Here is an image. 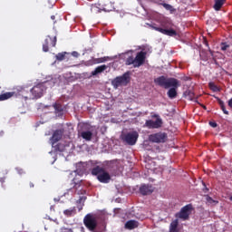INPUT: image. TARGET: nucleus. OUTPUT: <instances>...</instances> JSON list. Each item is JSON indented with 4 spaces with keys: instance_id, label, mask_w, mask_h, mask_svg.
I'll list each match as a JSON object with an SVG mask.
<instances>
[{
    "instance_id": "obj_1",
    "label": "nucleus",
    "mask_w": 232,
    "mask_h": 232,
    "mask_svg": "<svg viewBox=\"0 0 232 232\" xmlns=\"http://www.w3.org/2000/svg\"><path fill=\"white\" fill-rule=\"evenodd\" d=\"M155 84L157 86H160L165 90H169L167 95L169 99H175L177 97V89L180 87V82L177 80V78H168L166 76H159L158 78L154 79Z\"/></svg>"
},
{
    "instance_id": "obj_2",
    "label": "nucleus",
    "mask_w": 232,
    "mask_h": 232,
    "mask_svg": "<svg viewBox=\"0 0 232 232\" xmlns=\"http://www.w3.org/2000/svg\"><path fill=\"white\" fill-rule=\"evenodd\" d=\"M92 175L97 178V180L101 182L102 184H109V182L111 180V176L110 175V172L104 169V167L96 166L92 169L91 170Z\"/></svg>"
},
{
    "instance_id": "obj_3",
    "label": "nucleus",
    "mask_w": 232,
    "mask_h": 232,
    "mask_svg": "<svg viewBox=\"0 0 232 232\" xmlns=\"http://www.w3.org/2000/svg\"><path fill=\"white\" fill-rule=\"evenodd\" d=\"M146 55H148V53L140 51L137 53L136 56L133 57V55L129 56L125 60L126 66H133V68H140L145 63H146Z\"/></svg>"
},
{
    "instance_id": "obj_4",
    "label": "nucleus",
    "mask_w": 232,
    "mask_h": 232,
    "mask_svg": "<svg viewBox=\"0 0 232 232\" xmlns=\"http://www.w3.org/2000/svg\"><path fill=\"white\" fill-rule=\"evenodd\" d=\"M149 26L152 30L160 32V34H163V35H168L169 37H175V35H177V31L171 28V22L168 20L161 22V27H157L155 24H149Z\"/></svg>"
},
{
    "instance_id": "obj_5",
    "label": "nucleus",
    "mask_w": 232,
    "mask_h": 232,
    "mask_svg": "<svg viewBox=\"0 0 232 232\" xmlns=\"http://www.w3.org/2000/svg\"><path fill=\"white\" fill-rule=\"evenodd\" d=\"M12 97H16L22 101H28V92L24 88L18 87L14 92L0 94V102L8 101V99H12Z\"/></svg>"
},
{
    "instance_id": "obj_6",
    "label": "nucleus",
    "mask_w": 232,
    "mask_h": 232,
    "mask_svg": "<svg viewBox=\"0 0 232 232\" xmlns=\"http://www.w3.org/2000/svg\"><path fill=\"white\" fill-rule=\"evenodd\" d=\"M54 83L55 82H53V80H51V81H45L44 82L38 83L35 86H34L31 89L33 99H41L44 92H46V89L48 88V86H52Z\"/></svg>"
},
{
    "instance_id": "obj_7",
    "label": "nucleus",
    "mask_w": 232,
    "mask_h": 232,
    "mask_svg": "<svg viewBox=\"0 0 232 232\" xmlns=\"http://www.w3.org/2000/svg\"><path fill=\"white\" fill-rule=\"evenodd\" d=\"M131 78L130 77V72H124L121 76H117L111 81V85L115 90L120 86H128Z\"/></svg>"
},
{
    "instance_id": "obj_8",
    "label": "nucleus",
    "mask_w": 232,
    "mask_h": 232,
    "mask_svg": "<svg viewBox=\"0 0 232 232\" xmlns=\"http://www.w3.org/2000/svg\"><path fill=\"white\" fill-rule=\"evenodd\" d=\"M83 224L89 231L95 232L98 226L97 218L93 214H87L83 218Z\"/></svg>"
},
{
    "instance_id": "obj_9",
    "label": "nucleus",
    "mask_w": 232,
    "mask_h": 232,
    "mask_svg": "<svg viewBox=\"0 0 232 232\" xmlns=\"http://www.w3.org/2000/svg\"><path fill=\"white\" fill-rule=\"evenodd\" d=\"M78 133L80 137H82V139L84 140H87V142H90L93 137V132H92V126H90L88 123H83L81 126V130L78 131Z\"/></svg>"
},
{
    "instance_id": "obj_10",
    "label": "nucleus",
    "mask_w": 232,
    "mask_h": 232,
    "mask_svg": "<svg viewBox=\"0 0 232 232\" xmlns=\"http://www.w3.org/2000/svg\"><path fill=\"white\" fill-rule=\"evenodd\" d=\"M193 211V205L188 204L181 208V209L175 214L176 218H180L181 220H189V215Z\"/></svg>"
},
{
    "instance_id": "obj_11",
    "label": "nucleus",
    "mask_w": 232,
    "mask_h": 232,
    "mask_svg": "<svg viewBox=\"0 0 232 232\" xmlns=\"http://www.w3.org/2000/svg\"><path fill=\"white\" fill-rule=\"evenodd\" d=\"M150 142H155L156 144H160L168 140V134L166 132H158L150 134L149 136Z\"/></svg>"
},
{
    "instance_id": "obj_12",
    "label": "nucleus",
    "mask_w": 232,
    "mask_h": 232,
    "mask_svg": "<svg viewBox=\"0 0 232 232\" xmlns=\"http://www.w3.org/2000/svg\"><path fill=\"white\" fill-rule=\"evenodd\" d=\"M55 44H57V36H46L45 40L43 43V52H50L51 48H55Z\"/></svg>"
},
{
    "instance_id": "obj_13",
    "label": "nucleus",
    "mask_w": 232,
    "mask_h": 232,
    "mask_svg": "<svg viewBox=\"0 0 232 232\" xmlns=\"http://www.w3.org/2000/svg\"><path fill=\"white\" fill-rule=\"evenodd\" d=\"M139 139V132L132 131L128 132L123 136V140L129 144V146H135L137 144V140Z\"/></svg>"
},
{
    "instance_id": "obj_14",
    "label": "nucleus",
    "mask_w": 232,
    "mask_h": 232,
    "mask_svg": "<svg viewBox=\"0 0 232 232\" xmlns=\"http://www.w3.org/2000/svg\"><path fill=\"white\" fill-rule=\"evenodd\" d=\"M145 126L150 130H157L162 126V120L158 118L156 121L148 120L145 122Z\"/></svg>"
},
{
    "instance_id": "obj_15",
    "label": "nucleus",
    "mask_w": 232,
    "mask_h": 232,
    "mask_svg": "<svg viewBox=\"0 0 232 232\" xmlns=\"http://www.w3.org/2000/svg\"><path fill=\"white\" fill-rule=\"evenodd\" d=\"M153 191H154L153 186L150 184H143L140 187V193L143 196L151 195Z\"/></svg>"
},
{
    "instance_id": "obj_16",
    "label": "nucleus",
    "mask_w": 232,
    "mask_h": 232,
    "mask_svg": "<svg viewBox=\"0 0 232 232\" xmlns=\"http://www.w3.org/2000/svg\"><path fill=\"white\" fill-rule=\"evenodd\" d=\"M63 135H64V130H56L51 138V140L53 144H55L56 142H59L63 139Z\"/></svg>"
},
{
    "instance_id": "obj_17",
    "label": "nucleus",
    "mask_w": 232,
    "mask_h": 232,
    "mask_svg": "<svg viewBox=\"0 0 232 232\" xmlns=\"http://www.w3.org/2000/svg\"><path fill=\"white\" fill-rule=\"evenodd\" d=\"M124 227L125 229H129V231L137 229V227H139V221L130 219L125 223Z\"/></svg>"
},
{
    "instance_id": "obj_18",
    "label": "nucleus",
    "mask_w": 232,
    "mask_h": 232,
    "mask_svg": "<svg viewBox=\"0 0 232 232\" xmlns=\"http://www.w3.org/2000/svg\"><path fill=\"white\" fill-rule=\"evenodd\" d=\"M231 47H232V44L227 42H223L220 44V50L222 52H225L227 55L231 54Z\"/></svg>"
},
{
    "instance_id": "obj_19",
    "label": "nucleus",
    "mask_w": 232,
    "mask_h": 232,
    "mask_svg": "<svg viewBox=\"0 0 232 232\" xmlns=\"http://www.w3.org/2000/svg\"><path fill=\"white\" fill-rule=\"evenodd\" d=\"M169 232H180V229L179 228V219H175L170 223Z\"/></svg>"
},
{
    "instance_id": "obj_20",
    "label": "nucleus",
    "mask_w": 232,
    "mask_h": 232,
    "mask_svg": "<svg viewBox=\"0 0 232 232\" xmlns=\"http://www.w3.org/2000/svg\"><path fill=\"white\" fill-rule=\"evenodd\" d=\"M63 215L67 218L75 217V215H77V209L75 208V207L71 208L69 209H65L63 211Z\"/></svg>"
},
{
    "instance_id": "obj_21",
    "label": "nucleus",
    "mask_w": 232,
    "mask_h": 232,
    "mask_svg": "<svg viewBox=\"0 0 232 232\" xmlns=\"http://www.w3.org/2000/svg\"><path fill=\"white\" fill-rule=\"evenodd\" d=\"M108 69V66L106 65H100L98 67L95 68L94 71L92 72V75L95 76V75H99V73H102V72L106 71Z\"/></svg>"
},
{
    "instance_id": "obj_22",
    "label": "nucleus",
    "mask_w": 232,
    "mask_h": 232,
    "mask_svg": "<svg viewBox=\"0 0 232 232\" xmlns=\"http://www.w3.org/2000/svg\"><path fill=\"white\" fill-rule=\"evenodd\" d=\"M225 4H226V0H215L213 8L214 10H216V12H218L222 8V6H224Z\"/></svg>"
},
{
    "instance_id": "obj_23",
    "label": "nucleus",
    "mask_w": 232,
    "mask_h": 232,
    "mask_svg": "<svg viewBox=\"0 0 232 232\" xmlns=\"http://www.w3.org/2000/svg\"><path fill=\"white\" fill-rule=\"evenodd\" d=\"M84 202H86V196L80 197L76 201L79 211H82V208H84Z\"/></svg>"
},
{
    "instance_id": "obj_24",
    "label": "nucleus",
    "mask_w": 232,
    "mask_h": 232,
    "mask_svg": "<svg viewBox=\"0 0 232 232\" xmlns=\"http://www.w3.org/2000/svg\"><path fill=\"white\" fill-rule=\"evenodd\" d=\"M106 61H110L109 56L94 59L91 64H101V63H106Z\"/></svg>"
},
{
    "instance_id": "obj_25",
    "label": "nucleus",
    "mask_w": 232,
    "mask_h": 232,
    "mask_svg": "<svg viewBox=\"0 0 232 232\" xmlns=\"http://www.w3.org/2000/svg\"><path fill=\"white\" fill-rule=\"evenodd\" d=\"M53 107L54 109L55 113H63V111H64V108L61 103L55 102L54 104H53Z\"/></svg>"
},
{
    "instance_id": "obj_26",
    "label": "nucleus",
    "mask_w": 232,
    "mask_h": 232,
    "mask_svg": "<svg viewBox=\"0 0 232 232\" xmlns=\"http://www.w3.org/2000/svg\"><path fill=\"white\" fill-rule=\"evenodd\" d=\"M161 6H163L165 10H168L169 12H170V14H173V12H175V8H173L172 5L169 4L162 3Z\"/></svg>"
},
{
    "instance_id": "obj_27",
    "label": "nucleus",
    "mask_w": 232,
    "mask_h": 232,
    "mask_svg": "<svg viewBox=\"0 0 232 232\" xmlns=\"http://www.w3.org/2000/svg\"><path fill=\"white\" fill-rule=\"evenodd\" d=\"M208 86L212 92H220V90L218 89V86H217L214 82H209Z\"/></svg>"
},
{
    "instance_id": "obj_28",
    "label": "nucleus",
    "mask_w": 232,
    "mask_h": 232,
    "mask_svg": "<svg viewBox=\"0 0 232 232\" xmlns=\"http://www.w3.org/2000/svg\"><path fill=\"white\" fill-rule=\"evenodd\" d=\"M66 56V53H60L56 54L57 61H64V57Z\"/></svg>"
},
{
    "instance_id": "obj_29",
    "label": "nucleus",
    "mask_w": 232,
    "mask_h": 232,
    "mask_svg": "<svg viewBox=\"0 0 232 232\" xmlns=\"http://www.w3.org/2000/svg\"><path fill=\"white\" fill-rule=\"evenodd\" d=\"M206 200L208 202V204H218V201L213 199V198L209 196H207Z\"/></svg>"
},
{
    "instance_id": "obj_30",
    "label": "nucleus",
    "mask_w": 232,
    "mask_h": 232,
    "mask_svg": "<svg viewBox=\"0 0 232 232\" xmlns=\"http://www.w3.org/2000/svg\"><path fill=\"white\" fill-rule=\"evenodd\" d=\"M188 97L189 101H193L195 99V93L191 91L188 92Z\"/></svg>"
},
{
    "instance_id": "obj_31",
    "label": "nucleus",
    "mask_w": 232,
    "mask_h": 232,
    "mask_svg": "<svg viewBox=\"0 0 232 232\" xmlns=\"http://www.w3.org/2000/svg\"><path fill=\"white\" fill-rule=\"evenodd\" d=\"M221 110H222L223 113H225V115H229V111H227V110H226V105L221 107Z\"/></svg>"
},
{
    "instance_id": "obj_32",
    "label": "nucleus",
    "mask_w": 232,
    "mask_h": 232,
    "mask_svg": "<svg viewBox=\"0 0 232 232\" xmlns=\"http://www.w3.org/2000/svg\"><path fill=\"white\" fill-rule=\"evenodd\" d=\"M61 232H72L71 228L63 227Z\"/></svg>"
},
{
    "instance_id": "obj_33",
    "label": "nucleus",
    "mask_w": 232,
    "mask_h": 232,
    "mask_svg": "<svg viewBox=\"0 0 232 232\" xmlns=\"http://www.w3.org/2000/svg\"><path fill=\"white\" fill-rule=\"evenodd\" d=\"M209 125L212 127V128H217V122H213V121H210L209 122Z\"/></svg>"
},
{
    "instance_id": "obj_34",
    "label": "nucleus",
    "mask_w": 232,
    "mask_h": 232,
    "mask_svg": "<svg viewBox=\"0 0 232 232\" xmlns=\"http://www.w3.org/2000/svg\"><path fill=\"white\" fill-rule=\"evenodd\" d=\"M218 103H219L220 108L226 106V105L224 104V102H222V100H218Z\"/></svg>"
},
{
    "instance_id": "obj_35",
    "label": "nucleus",
    "mask_w": 232,
    "mask_h": 232,
    "mask_svg": "<svg viewBox=\"0 0 232 232\" xmlns=\"http://www.w3.org/2000/svg\"><path fill=\"white\" fill-rule=\"evenodd\" d=\"M72 182H73L74 186H77V184H79V181H77V179H75V178L72 179Z\"/></svg>"
},
{
    "instance_id": "obj_36",
    "label": "nucleus",
    "mask_w": 232,
    "mask_h": 232,
    "mask_svg": "<svg viewBox=\"0 0 232 232\" xmlns=\"http://www.w3.org/2000/svg\"><path fill=\"white\" fill-rule=\"evenodd\" d=\"M72 55H73V57H79V53H77V52H72Z\"/></svg>"
},
{
    "instance_id": "obj_37",
    "label": "nucleus",
    "mask_w": 232,
    "mask_h": 232,
    "mask_svg": "<svg viewBox=\"0 0 232 232\" xmlns=\"http://www.w3.org/2000/svg\"><path fill=\"white\" fill-rule=\"evenodd\" d=\"M18 173H19L20 175H23V173H24V171L23 169H19V170H18Z\"/></svg>"
},
{
    "instance_id": "obj_38",
    "label": "nucleus",
    "mask_w": 232,
    "mask_h": 232,
    "mask_svg": "<svg viewBox=\"0 0 232 232\" xmlns=\"http://www.w3.org/2000/svg\"><path fill=\"white\" fill-rule=\"evenodd\" d=\"M0 182H2V184L5 183V178H1Z\"/></svg>"
},
{
    "instance_id": "obj_39",
    "label": "nucleus",
    "mask_w": 232,
    "mask_h": 232,
    "mask_svg": "<svg viewBox=\"0 0 232 232\" xmlns=\"http://www.w3.org/2000/svg\"><path fill=\"white\" fill-rule=\"evenodd\" d=\"M51 19H52L53 21H55V15H52V16H51Z\"/></svg>"
},
{
    "instance_id": "obj_40",
    "label": "nucleus",
    "mask_w": 232,
    "mask_h": 232,
    "mask_svg": "<svg viewBox=\"0 0 232 232\" xmlns=\"http://www.w3.org/2000/svg\"><path fill=\"white\" fill-rule=\"evenodd\" d=\"M29 186H30V188H34V183L31 182V183L29 184Z\"/></svg>"
},
{
    "instance_id": "obj_41",
    "label": "nucleus",
    "mask_w": 232,
    "mask_h": 232,
    "mask_svg": "<svg viewBox=\"0 0 232 232\" xmlns=\"http://www.w3.org/2000/svg\"><path fill=\"white\" fill-rule=\"evenodd\" d=\"M205 44H206L207 46H209V44H208V41H205Z\"/></svg>"
},
{
    "instance_id": "obj_42",
    "label": "nucleus",
    "mask_w": 232,
    "mask_h": 232,
    "mask_svg": "<svg viewBox=\"0 0 232 232\" xmlns=\"http://www.w3.org/2000/svg\"><path fill=\"white\" fill-rule=\"evenodd\" d=\"M202 108H204V110H206V106L205 105H202Z\"/></svg>"
},
{
    "instance_id": "obj_43",
    "label": "nucleus",
    "mask_w": 232,
    "mask_h": 232,
    "mask_svg": "<svg viewBox=\"0 0 232 232\" xmlns=\"http://www.w3.org/2000/svg\"><path fill=\"white\" fill-rule=\"evenodd\" d=\"M75 173H79V169H77V170L75 171Z\"/></svg>"
},
{
    "instance_id": "obj_44",
    "label": "nucleus",
    "mask_w": 232,
    "mask_h": 232,
    "mask_svg": "<svg viewBox=\"0 0 232 232\" xmlns=\"http://www.w3.org/2000/svg\"><path fill=\"white\" fill-rule=\"evenodd\" d=\"M230 200H232V197H230Z\"/></svg>"
}]
</instances>
